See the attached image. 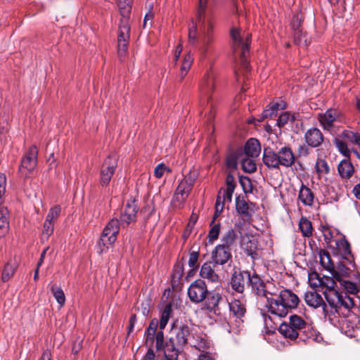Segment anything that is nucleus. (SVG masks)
Instances as JSON below:
<instances>
[{"mask_svg": "<svg viewBox=\"0 0 360 360\" xmlns=\"http://www.w3.org/2000/svg\"><path fill=\"white\" fill-rule=\"evenodd\" d=\"M238 234L236 231L231 228L222 235L221 243L219 245L232 250L233 248L236 246Z\"/></svg>", "mask_w": 360, "mask_h": 360, "instance_id": "obj_26", "label": "nucleus"}, {"mask_svg": "<svg viewBox=\"0 0 360 360\" xmlns=\"http://www.w3.org/2000/svg\"><path fill=\"white\" fill-rule=\"evenodd\" d=\"M309 283L311 286L317 288L321 285V278L319 274L316 271H312L309 274Z\"/></svg>", "mask_w": 360, "mask_h": 360, "instance_id": "obj_51", "label": "nucleus"}, {"mask_svg": "<svg viewBox=\"0 0 360 360\" xmlns=\"http://www.w3.org/2000/svg\"><path fill=\"white\" fill-rule=\"evenodd\" d=\"M299 228L304 237H310L312 236V224L311 222L306 217H302L300 221Z\"/></svg>", "mask_w": 360, "mask_h": 360, "instance_id": "obj_40", "label": "nucleus"}, {"mask_svg": "<svg viewBox=\"0 0 360 360\" xmlns=\"http://www.w3.org/2000/svg\"><path fill=\"white\" fill-rule=\"evenodd\" d=\"M208 292L207 284L202 279H197L192 282L187 292L190 300L195 304L203 302Z\"/></svg>", "mask_w": 360, "mask_h": 360, "instance_id": "obj_10", "label": "nucleus"}, {"mask_svg": "<svg viewBox=\"0 0 360 360\" xmlns=\"http://www.w3.org/2000/svg\"><path fill=\"white\" fill-rule=\"evenodd\" d=\"M172 312V304L171 303L167 304L161 314V317L160 320V328L163 330L167 326L169 317Z\"/></svg>", "mask_w": 360, "mask_h": 360, "instance_id": "obj_41", "label": "nucleus"}, {"mask_svg": "<svg viewBox=\"0 0 360 360\" xmlns=\"http://www.w3.org/2000/svg\"><path fill=\"white\" fill-rule=\"evenodd\" d=\"M54 231V221L49 219L45 220L43 225V230L41 233V240H48L49 238L53 234Z\"/></svg>", "mask_w": 360, "mask_h": 360, "instance_id": "obj_43", "label": "nucleus"}, {"mask_svg": "<svg viewBox=\"0 0 360 360\" xmlns=\"http://www.w3.org/2000/svg\"><path fill=\"white\" fill-rule=\"evenodd\" d=\"M232 40V50L235 54L238 53L241 68L246 72L250 71L248 61L252 34L239 28L233 27L230 32Z\"/></svg>", "mask_w": 360, "mask_h": 360, "instance_id": "obj_5", "label": "nucleus"}, {"mask_svg": "<svg viewBox=\"0 0 360 360\" xmlns=\"http://www.w3.org/2000/svg\"><path fill=\"white\" fill-rule=\"evenodd\" d=\"M321 231L323 233L324 240L327 243H330L331 238H333V233H332L330 229L328 227L323 226Z\"/></svg>", "mask_w": 360, "mask_h": 360, "instance_id": "obj_64", "label": "nucleus"}, {"mask_svg": "<svg viewBox=\"0 0 360 360\" xmlns=\"http://www.w3.org/2000/svg\"><path fill=\"white\" fill-rule=\"evenodd\" d=\"M199 255L198 251H192L189 254L188 266L193 269L191 271L195 270L198 267Z\"/></svg>", "mask_w": 360, "mask_h": 360, "instance_id": "obj_61", "label": "nucleus"}, {"mask_svg": "<svg viewBox=\"0 0 360 360\" xmlns=\"http://www.w3.org/2000/svg\"><path fill=\"white\" fill-rule=\"evenodd\" d=\"M295 120L294 115H291L288 112H284L280 115L277 120V125L281 128L285 126L288 121L294 122Z\"/></svg>", "mask_w": 360, "mask_h": 360, "instance_id": "obj_49", "label": "nucleus"}, {"mask_svg": "<svg viewBox=\"0 0 360 360\" xmlns=\"http://www.w3.org/2000/svg\"><path fill=\"white\" fill-rule=\"evenodd\" d=\"M325 298L329 305V316L330 314H335V311H338V302H340V297L341 293L338 290H326L323 292Z\"/></svg>", "mask_w": 360, "mask_h": 360, "instance_id": "obj_24", "label": "nucleus"}, {"mask_svg": "<svg viewBox=\"0 0 360 360\" xmlns=\"http://www.w3.org/2000/svg\"><path fill=\"white\" fill-rule=\"evenodd\" d=\"M192 187H191L188 184L185 183L183 180H181L175 191L179 193L181 195H186L188 198L190 192L192 190Z\"/></svg>", "mask_w": 360, "mask_h": 360, "instance_id": "obj_54", "label": "nucleus"}, {"mask_svg": "<svg viewBox=\"0 0 360 360\" xmlns=\"http://www.w3.org/2000/svg\"><path fill=\"white\" fill-rule=\"evenodd\" d=\"M336 244L342 258L352 263L353 262V255H352L351 245L349 241L344 237L338 240Z\"/></svg>", "mask_w": 360, "mask_h": 360, "instance_id": "obj_30", "label": "nucleus"}, {"mask_svg": "<svg viewBox=\"0 0 360 360\" xmlns=\"http://www.w3.org/2000/svg\"><path fill=\"white\" fill-rule=\"evenodd\" d=\"M61 212V207L60 205H55L54 207H51L46 215V219H49L51 221H54L56 220Z\"/></svg>", "mask_w": 360, "mask_h": 360, "instance_id": "obj_55", "label": "nucleus"}, {"mask_svg": "<svg viewBox=\"0 0 360 360\" xmlns=\"http://www.w3.org/2000/svg\"><path fill=\"white\" fill-rule=\"evenodd\" d=\"M324 137L322 132L316 127L309 129L304 134V141L311 148L321 146Z\"/></svg>", "mask_w": 360, "mask_h": 360, "instance_id": "obj_20", "label": "nucleus"}, {"mask_svg": "<svg viewBox=\"0 0 360 360\" xmlns=\"http://www.w3.org/2000/svg\"><path fill=\"white\" fill-rule=\"evenodd\" d=\"M351 270L342 262L338 263L336 266L333 267V271H331V276L335 278L336 281L342 282V278H348L350 276Z\"/></svg>", "mask_w": 360, "mask_h": 360, "instance_id": "obj_32", "label": "nucleus"}, {"mask_svg": "<svg viewBox=\"0 0 360 360\" xmlns=\"http://www.w3.org/2000/svg\"><path fill=\"white\" fill-rule=\"evenodd\" d=\"M159 321L157 319H153L151 320L149 326L148 327L145 335H146V344H148L150 342L152 345L154 342V337L156 335L157 328L158 326Z\"/></svg>", "mask_w": 360, "mask_h": 360, "instance_id": "obj_38", "label": "nucleus"}, {"mask_svg": "<svg viewBox=\"0 0 360 360\" xmlns=\"http://www.w3.org/2000/svg\"><path fill=\"white\" fill-rule=\"evenodd\" d=\"M236 209L240 215L251 217L255 211V204L247 202L244 196H238L236 199Z\"/></svg>", "mask_w": 360, "mask_h": 360, "instance_id": "obj_23", "label": "nucleus"}, {"mask_svg": "<svg viewBox=\"0 0 360 360\" xmlns=\"http://www.w3.org/2000/svg\"><path fill=\"white\" fill-rule=\"evenodd\" d=\"M281 104L278 103H271L266 105L262 113V119L267 117L273 118L276 117L278 110Z\"/></svg>", "mask_w": 360, "mask_h": 360, "instance_id": "obj_42", "label": "nucleus"}, {"mask_svg": "<svg viewBox=\"0 0 360 360\" xmlns=\"http://www.w3.org/2000/svg\"><path fill=\"white\" fill-rule=\"evenodd\" d=\"M37 157L38 149L35 145H32L23 156L19 170L22 172V169H26L28 172L33 171L37 165Z\"/></svg>", "mask_w": 360, "mask_h": 360, "instance_id": "obj_14", "label": "nucleus"}, {"mask_svg": "<svg viewBox=\"0 0 360 360\" xmlns=\"http://www.w3.org/2000/svg\"><path fill=\"white\" fill-rule=\"evenodd\" d=\"M172 330L175 333V337L173 339L176 341L177 347H184L186 344H188L191 335L188 326L181 323L179 326H173Z\"/></svg>", "mask_w": 360, "mask_h": 360, "instance_id": "obj_17", "label": "nucleus"}, {"mask_svg": "<svg viewBox=\"0 0 360 360\" xmlns=\"http://www.w3.org/2000/svg\"><path fill=\"white\" fill-rule=\"evenodd\" d=\"M51 290L57 302L63 307L65 302V296L63 290L55 285L51 286Z\"/></svg>", "mask_w": 360, "mask_h": 360, "instance_id": "obj_47", "label": "nucleus"}, {"mask_svg": "<svg viewBox=\"0 0 360 360\" xmlns=\"http://www.w3.org/2000/svg\"><path fill=\"white\" fill-rule=\"evenodd\" d=\"M278 331L285 338L291 340L299 338L302 341L312 338L314 333L311 326L296 314L290 316L289 323H281Z\"/></svg>", "mask_w": 360, "mask_h": 360, "instance_id": "obj_4", "label": "nucleus"}, {"mask_svg": "<svg viewBox=\"0 0 360 360\" xmlns=\"http://www.w3.org/2000/svg\"><path fill=\"white\" fill-rule=\"evenodd\" d=\"M262 160L269 169H279L280 166L292 167L295 162L296 158L290 147L283 146L277 153L271 148H265Z\"/></svg>", "mask_w": 360, "mask_h": 360, "instance_id": "obj_6", "label": "nucleus"}, {"mask_svg": "<svg viewBox=\"0 0 360 360\" xmlns=\"http://www.w3.org/2000/svg\"><path fill=\"white\" fill-rule=\"evenodd\" d=\"M230 314L236 319H241L246 312L245 304L240 300H233L229 303Z\"/></svg>", "mask_w": 360, "mask_h": 360, "instance_id": "obj_29", "label": "nucleus"}, {"mask_svg": "<svg viewBox=\"0 0 360 360\" xmlns=\"http://www.w3.org/2000/svg\"><path fill=\"white\" fill-rule=\"evenodd\" d=\"M298 198L304 205L311 206L313 205L314 196L311 189L302 184L299 192Z\"/></svg>", "mask_w": 360, "mask_h": 360, "instance_id": "obj_33", "label": "nucleus"}, {"mask_svg": "<svg viewBox=\"0 0 360 360\" xmlns=\"http://www.w3.org/2000/svg\"><path fill=\"white\" fill-rule=\"evenodd\" d=\"M340 137L345 139L352 144L357 145L360 148V134L350 130L345 129Z\"/></svg>", "mask_w": 360, "mask_h": 360, "instance_id": "obj_37", "label": "nucleus"}, {"mask_svg": "<svg viewBox=\"0 0 360 360\" xmlns=\"http://www.w3.org/2000/svg\"><path fill=\"white\" fill-rule=\"evenodd\" d=\"M191 335L192 338H190L188 342V344L191 347H193L202 352H205V350L209 349L210 342L207 341L205 334L191 333Z\"/></svg>", "mask_w": 360, "mask_h": 360, "instance_id": "obj_25", "label": "nucleus"}, {"mask_svg": "<svg viewBox=\"0 0 360 360\" xmlns=\"http://www.w3.org/2000/svg\"><path fill=\"white\" fill-rule=\"evenodd\" d=\"M340 284L344 286L345 290L352 294H356L359 292L358 285L351 281L342 280V282H340Z\"/></svg>", "mask_w": 360, "mask_h": 360, "instance_id": "obj_58", "label": "nucleus"}, {"mask_svg": "<svg viewBox=\"0 0 360 360\" xmlns=\"http://www.w3.org/2000/svg\"><path fill=\"white\" fill-rule=\"evenodd\" d=\"M187 199L186 195H181L179 193L175 191L172 200V205L176 208H181Z\"/></svg>", "mask_w": 360, "mask_h": 360, "instance_id": "obj_50", "label": "nucleus"}, {"mask_svg": "<svg viewBox=\"0 0 360 360\" xmlns=\"http://www.w3.org/2000/svg\"><path fill=\"white\" fill-rule=\"evenodd\" d=\"M138 212L137 202L135 199H130L127 202L124 210L120 214V221L117 218L112 219L104 228L100 238L98 245L101 252L109 245L113 244L117 240L120 226L127 228L131 223L136 220Z\"/></svg>", "mask_w": 360, "mask_h": 360, "instance_id": "obj_2", "label": "nucleus"}, {"mask_svg": "<svg viewBox=\"0 0 360 360\" xmlns=\"http://www.w3.org/2000/svg\"><path fill=\"white\" fill-rule=\"evenodd\" d=\"M293 31L294 42L297 45H300L302 43H304V45L307 46V37L306 34L302 32V30H297Z\"/></svg>", "mask_w": 360, "mask_h": 360, "instance_id": "obj_52", "label": "nucleus"}, {"mask_svg": "<svg viewBox=\"0 0 360 360\" xmlns=\"http://www.w3.org/2000/svg\"><path fill=\"white\" fill-rule=\"evenodd\" d=\"M303 20H304V17L301 13L297 12V13H295L292 17V22H291L292 29L293 30H301L300 27L303 22Z\"/></svg>", "mask_w": 360, "mask_h": 360, "instance_id": "obj_53", "label": "nucleus"}, {"mask_svg": "<svg viewBox=\"0 0 360 360\" xmlns=\"http://www.w3.org/2000/svg\"><path fill=\"white\" fill-rule=\"evenodd\" d=\"M184 264L182 262H179L178 264H176L174 266V269H173V272H172V279L174 281L180 280L184 275Z\"/></svg>", "mask_w": 360, "mask_h": 360, "instance_id": "obj_56", "label": "nucleus"}, {"mask_svg": "<svg viewBox=\"0 0 360 360\" xmlns=\"http://www.w3.org/2000/svg\"><path fill=\"white\" fill-rule=\"evenodd\" d=\"M17 264L15 261L9 260L4 266L1 274L2 282L8 281L14 275Z\"/></svg>", "mask_w": 360, "mask_h": 360, "instance_id": "obj_35", "label": "nucleus"}, {"mask_svg": "<svg viewBox=\"0 0 360 360\" xmlns=\"http://www.w3.org/2000/svg\"><path fill=\"white\" fill-rule=\"evenodd\" d=\"M334 143L338 151L345 157V159H350L351 150L344 141L336 138L334 140Z\"/></svg>", "mask_w": 360, "mask_h": 360, "instance_id": "obj_44", "label": "nucleus"}, {"mask_svg": "<svg viewBox=\"0 0 360 360\" xmlns=\"http://www.w3.org/2000/svg\"><path fill=\"white\" fill-rule=\"evenodd\" d=\"M211 259L215 264L224 265L232 261L231 250L218 244L212 251Z\"/></svg>", "mask_w": 360, "mask_h": 360, "instance_id": "obj_16", "label": "nucleus"}, {"mask_svg": "<svg viewBox=\"0 0 360 360\" xmlns=\"http://www.w3.org/2000/svg\"><path fill=\"white\" fill-rule=\"evenodd\" d=\"M320 263L321 266L330 273L333 271V267L335 266L332 259L330 258V254L326 250H321L320 254Z\"/></svg>", "mask_w": 360, "mask_h": 360, "instance_id": "obj_39", "label": "nucleus"}, {"mask_svg": "<svg viewBox=\"0 0 360 360\" xmlns=\"http://www.w3.org/2000/svg\"><path fill=\"white\" fill-rule=\"evenodd\" d=\"M165 172H172V170L165 164L160 163L155 168L154 175L156 178L160 179L163 176Z\"/></svg>", "mask_w": 360, "mask_h": 360, "instance_id": "obj_62", "label": "nucleus"}, {"mask_svg": "<svg viewBox=\"0 0 360 360\" xmlns=\"http://www.w3.org/2000/svg\"><path fill=\"white\" fill-rule=\"evenodd\" d=\"M342 117V112L339 109L334 108H328L325 112L318 115L320 125L328 131L333 129L335 121H341Z\"/></svg>", "mask_w": 360, "mask_h": 360, "instance_id": "obj_11", "label": "nucleus"}, {"mask_svg": "<svg viewBox=\"0 0 360 360\" xmlns=\"http://www.w3.org/2000/svg\"><path fill=\"white\" fill-rule=\"evenodd\" d=\"M155 341V348L157 351H162L165 348V340L164 333L162 331H158L155 337H154Z\"/></svg>", "mask_w": 360, "mask_h": 360, "instance_id": "obj_59", "label": "nucleus"}, {"mask_svg": "<svg viewBox=\"0 0 360 360\" xmlns=\"http://www.w3.org/2000/svg\"><path fill=\"white\" fill-rule=\"evenodd\" d=\"M315 168L319 177L321 175L328 174L330 172V167L327 162L325 160L321 158L317 160Z\"/></svg>", "mask_w": 360, "mask_h": 360, "instance_id": "obj_46", "label": "nucleus"}, {"mask_svg": "<svg viewBox=\"0 0 360 360\" xmlns=\"http://www.w3.org/2000/svg\"><path fill=\"white\" fill-rule=\"evenodd\" d=\"M198 176V173L196 170H191L182 179L185 183L188 184L193 188L195 181Z\"/></svg>", "mask_w": 360, "mask_h": 360, "instance_id": "obj_60", "label": "nucleus"}, {"mask_svg": "<svg viewBox=\"0 0 360 360\" xmlns=\"http://www.w3.org/2000/svg\"><path fill=\"white\" fill-rule=\"evenodd\" d=\"M130 31L129 19H121L117 34V54L120 60H124L127 56Z\"/></svg>", "mask_w": 360, "mask_h": 360, "instance_id": "obj_7", "label": "nucleus"}, {"mask_svg": "<svg viewBox=\"0 0 360 360\" xmlns=\"http://www.w3.org/2000/svg\"><path fill=\"white\" fill-rule=\"evenodd\" d=\"M248 285L251 286L252 291L258 297H264L268 302V297L273 295H276V292L270 291L265 283L262 278L256 274L250 275Z\"/></svg>", "mask_w": 360, "mask_h": 360, "instance_id": "obj_13", "label": "nucleus"}, {"mask_svg": "<svg viewBox=\"0 0 360 360\" xmlns=\"http://www.w3.org/2000/svg\"><path fill=\"white\" fill-rule=\"evenodd\" d=\"M340 298L338 311H335V314L347 318L350 315L351 309L354 307L353 298L347 293H341Z\"/></svg>", "mask_w": 360, "mask_h": 360, "instance_id": "obj_22", "label": "nucleus"}, {"mask_svg": "<svg viewBox=\"0 0 360 360\" xmlns=\"http://www.w3.org/2000/svg\"><path fill=\"white\" fill-rule=\"evenodd\" d=\"M183 347H179L173 338H170L168 342L165 343V348L162 349L165 353V359L170 360H177L180 350Z\"/></svg>", "mask_w": 360, "mask_h": 360, "instance_id": "obj_27", "label": "nucleus"}, {"mask_svg": "<svg viewBox=\"0 0 360 360\" xmlns=\"http://www.w3.org/2000/svg\"><path fill=\"white\" fill-rule=\"evenodd\" d=\"M227 301L220 292L212 290L208 292L204 300L203 309L217 316H221L223 307H225Z\"/></svg>", "mask_w": 360, "mask_h": 360, "instance_id": "obj_8", "label": "nucleus"}, {"mask_svg": "<svg viewBox=\"0 0 360 360\" xmlns=\"http://www.w3.org/2000/svg\"><path fill=\"white\" fill-rule=\"evenodd\" d=\"M307 304L314 309L322 307L324 315L329 316V310L321 295L316 292H307L304 295Z\"/></svg>", "mask_w": 360, "mask_h": 360, "instance_id": "obj_19", "label": "nucleus"}, {"mask_svg": "<svg viewBox=\"0 0 360 360\" xmlns=\"http://www.w3.org/2000/svg\"><path fill=\"white\" fill-rule=\"evenodd\" d=\"M210 230L208 233L209 241L213 242L216 240L219 236L220 230H221V224L220 223H213L210 222Z\"/></svg>", "mask_w": 360, "mask_h": 360, "instance_id": "obj_48", "label": "nucleus"}, {"mask_svg": "<svg viewBox=\"0 0 360 360\" xmlns=\"http://www.w3.org/2000/svg\"><path fill=\"white\" fill-rule=\"evenodd\" d=\"M215 264L212 261L205 262L200 267V276L204 279H207L212 283H219L220 277L216 272Z\"/></svg>", "mask_w": 360, "mask_h": 360, "instance_id": "obj_18", "label": "nucleus"}, {"mask_svg": "<svg viewBox=\"0 0 360 360\" xmlns=\"http://www.w3.org/2000/svg\"><path fill=\"white\" fill-rule=\"evenodd\" d=\"M257 246V241L253 236H247L243 238L241 247L252 260H256L259 257Z\"/></svg>", "mask_w": 360, "mask_h": 360, "instance_id": "obj_21", "label": "nucleus"}, {"mask_svg": "<svg viewBox=\"0 0 360 360\" xmlns=\"http://www.w3.org/2000/svg\"><path fill=\"white\" fill-rule=\"evenodd\" d=\"M244 151L247 157L256 158L261 151V146L256 139H250L245 143Z\"/></svg>", "mask_w": 360, "mask_h": 360, "instance_id": "obj_28", "label": "nucleus"}, {"mask_svg": "<svg viewBox=\"0 0 360 360\" xmlns=\"http://www.w3.org/2000/svg\"><path fill=\"white\" fill-rule=\"evenodd\" d=\"M250 275V272L248 271H234L230 281L231 288L238 293H243L245 290V280L248 283Z\"/></svg>", "mask_w": 360, "mask_h": 360, "instance_id": "obj_15", "label": "nucleus"}, {"mask_svg": "<svg viewBox=\"0 0 360 360\" xmlns=\"http://www.w3.org/2000/svg\"><path fill=\"white\" fill-rule=\"evenodd\" d=\"M214 0H198L196 11V20L193 22V27L189 29V38L195 39L196 30L199 29L202 43V52L207 54L214 41L213 23L212 19V6Z\"/></svg>", "mask_w": 360, "mask_h": 360, "instance_id": "obj_1", "label": "nucleus"}, {"mask_svg": "<svg viewBox=\"0 0 360 360\" xmlns=\"http://www.w3.org/2000/svg\"><path fill=\"white\" fill-rule=\"evenodd\" d=\"M241 166L243 170L247 173H253L257 169L255 160L250 158V157L241 160Z\"/></svg>", "mask_w": 360, "mask_h": 360, "instance_id": "obj_45", "label": "nucleus"}, {"mask_svg": "<svg viewBox=\"0 0 360 360\" xmlns=\"http://www.w3.org/2000/svg\"><path fill=\"white\" fill-rule=\"evenodd\" d=\"M131 3L132 0H117V6L122 15V19H129Z\"/></svg>", "mask_w": 360, "mask_h": 360, "instance_id": "obj_36", "label": "nucleus"}, {"mask_svg": "<svg viewBox=\"0 0 360 360\" xmlns=\"http://www.w3.org/2000/svg\"><path fill=\"white\" fill-rule=\"evenodd\" d=\"M117 167V158L114 154L109 155L103 161L100 170V184L107 186L113 176Z\"/></svg>", "mask_w": 360, "mask_h": 360, "instance_id": "obj_9", "label": "nucleus"}, {"mask_svg": "<svg viewBox=\"0 0 360 360\" xmlns=\"http://www.w3.org/2000/svg\"><path fill=\"white\" fill-rule=\"evenodd\" d=\"M334 279L335 278L333 276H323L321 278V285L320 286L326 288V290H335L336 283Z\"/></svg>", "mask_w": 360, "mask_h": 360, "instance_id": "obj_57", "label": "nucleus"}, {"mask_svg": "<svg viewBox=\"0 0 360 360\" xmlns=\"http://www.w3.org/2000/svg\"><path fill=\"white\" fill-rule=\"evenodd\" d=\"M193 58L190 53H187L184 56V60L181 63L180 72L177 77L179 82H182L184 77L187 75L188 70H190Z\"/></svg>", "mask_w": 360, "mask_h": 360, "instance_id": "obj_34", "label": "nucleus"}, {"mask_svg": "<svg viewBox=\"0 0 360 360\" xmlns=\"http://www.w3.org/2000/svg\"><path fill=\"white\" fill-rule=\"evenodd\" d=\"M226 167L231 169H236L238 165L237 157L235 155H230L226 158Z\"/></svg>", "mask_w": 360, "mask_h": 360, "instance_id": "obj_63", "label": "nucleus"}, {"mask_svg": "<svg viewBox=\"0 0 360 360\" xmlns=\"http://www.w3.org/2000/svg\"><path fill=\"white\" fill-rule=\"evenodd\" d=\"M300 302L298 296L288 289H283L276 295L268 297L267 307L269 311L279 317H285L296 309Z\"/></svg>", "mask_w": 360, "mask_h": 360, "instance_id": "obj_3", "label": "nucleus"}, {"mask_svg": "<svg viewBox=\"0 0 360 360\" xmlns=\"http://www.w3.org/2000/svg\"><path fill=\"white\" fill-rule=\"evenodd\" d=\"M338 172L342 179H349L354 172V168L350 159L342 160L338 166Z\"/></svg>", "mask_w": 360, "mask_h": 360, "instance_id": "obj_31", "label": "nucleus"}, {"mask_svg": "<svg viewBox=\"0 0 360 360\" xmlns=\"http://www.w3.org/2000/svg\"><path fill=\"white\" fill-rule=\"evenodd\" d=\"M216 82L215 74L210 70L204 75L199 85L201 95L206 97L207 103H210L211 108L212 107V94L215 89Z\"/></svg>", "mask_w": 360, "mask_h": 360, "instance_id": "obj_12", "label": "nucleus"}]
</instances>
